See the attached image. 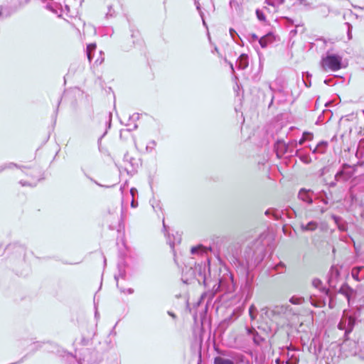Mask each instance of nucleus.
I'll return each instance as SVG.
<instances>
[{
  "label": "nucleus",
  "instance_id": "f257e3e1",
  "mask_svg": "<svg viewBox=\"0 0 364 364\" xmlns=\"http://www.w3.org/2000/svg\"><path fill=\"white\" fill-rule=\"evenodd\" d=\"M342 58L338 55H327L321 61L322 68L326 70L337 71L341 68Z\"/></svg>",
  "mask_w": 364,
  "mask_h": 364
},
{
  "label": "nucleus",
  "instance_id": "f03ea898",
  "mask_svg": "<svg viewBox=\"0 0 364 364\" xmlns=\"http://www.w3.org/2000/svg\"><path fill=\"white\" fill-rule=\"evenodd\" d=\"M355 173V166L344 164L342 170L336 175V179L338 181H347L350 179Z\"/></svg>",
  "mask_w": 364,
  "mask_h": 364
},
{
  "label": "nucleus",
  "instance_id": "7ed1b4c3",
  "mask_svg": "<svg viewBox=\"0 0 364 364\" xmlns=\"http://www.w3.org/2000/svg\"><path fill=\"white\" fill-rule=\"evenodd\" d=\"M275 40L274 36L272 33H269L264 36H262L259 41V43L262 48H264L268 45L272 44Z\"/></svg>",
  "mask_w": 364,
  "mask_h": 364
},
{
  "label": "nucleus",
  "instance_id": "20e7f679",
  "mask_svg": "<svg viewBox=\"0 0 364 364\" xmlns=\"http://www.w3.org/2000/svg\"><path fill=\"white\" fill-rule=\"evenodd\" d=\"M214 364H234V363L231 360L218 356L215 358Z\"/></svg>",
  "mask_w": 364,
  "mask_h": 364
},
{
  "label": "nucleus",
  "instance_id": "39448f33",
  "mask_svg": "<svg viewBox=\"0 0 364 364\" xmlns=\"http://www.w3.org/2000/svg\"><path fill=\"white\" fill-rule=\"evenodd\" d=\"M96 48V44L90 43L87 46V55L89 61H91L92 59V52L95 50Z\"/></svg>",
  "mask_w": 364,
  "mask_h": 364
},
{
  "label": "nucleus",
  "instance_id": "423d86ee",
  "mask_svg": "<svg viewBox=\"0 0 364 364\" xmlns=\"http://www.w3.org/2000/svg\"><path fill=\"white\" fill-rule=\"evenodd\" d=\"M318 227V225L316 222H309L305 226H303V229L305 230H315Z\"/></svg>",
  "mask_w": 364,
  "mask_h": 364
},
{
  "label": "nucleus",
  "instance_id": "0eeeda50",
  "mask_svg": "<svg viewBox=\"0 0 364 364\" xmlns=\"http://www.w3.org/2000/svg\"><path fill=\"white\" fill-rule=\"evenodd\" d=\"M203 346V338L200 336V341H199V357H200V363L198 364H200L201 363V350Z\"/></svg>",
  "mask_w": 364,
  "mask_h": 364
},
{
  "label": "nucleus",
  "instance_id": "6e6552de",
  "mask_svg": "<svg viewBox=\"0 0 364 364\" xmlns=\"http://www.w3.org/2000/svg\"><path fill=\"white\" fill-rule=\"evenodd\" d=\"M203 248V245H198V246H196V247H193L191 250V252L192 254H195L198 252V250L199 249H202Z\"/></svg>",
  "mask_w": 364,
  "mask_h": 364
},
{
  "label": "nucleus",
  "instance_id": "1a4fd4ad",
  "mask_svg": "<svg viewBox=\"0 0 364 364\" xmlns=\"http://www.w3.org/2000/svg\"><path fill=\"white\" fill-rule=\"evenodd\" d=\"M257 16L259 20H265V16L263 13L260 12L259 11H256Z\"/></svg>",
  "mask_w": 364,
  "mask_h": 364
},
{
  "label": "nucleus",
  "instance_id": "9d476101",
  "mask_svg": "<svg viewBox=\"0 0 364 364\" xmlns=\"http://www.w3.org/2000/svg\"><path fill=\"white\" fill-rule=\"evenodd\" d=\"M255 309V306L253 305H252L250 309H249V313H250V316L251 317L252 319H254L255 318V316H253L252 314V311Z\"/></svg>",
  "mask_w": 364,
  "mask_h": 364
},
{
  "label": "nucleus",
  "instance_id": "9b49d317",
  "mask_svg": "<svg viewBox=\"0 0 364 364\" xmlns=\"http://www.w3.org/2000/svg\"><path fill=\"white\" fill-rule=\"evenodd\" d=\"M303 136L304 137L311 138V140L312 139V137H313L312 134L310 132H304Z\"/></svg>",
  "mask_w": 364,
  "mask_h": 364
},
{
  "label": "nucleus",
  "instance_id": "f8f14e48",
  "mask_svg": "<svg viewBox=\"0 0 364 364\" xmlns=\"http://www.w3.org/2000/svg\"><path fill=\"white\" fill-rule=\"evenodd\" d=\"M306 140H311V138L304 137L303 136L302 139L300 140L299 144H301Z\"/></svg>",
  "mask_w": 364,
  "mask_h": 364
},
{
  "label": "nucleus",
  "instance_id": "ddd939ff",
  "mask_svg": "<svg viewBox=\"0 0 364 364\" xmlns=\"http://www.w3.org/2000/svg\"><path fill=\"white\" fill-rule=\"evenodd\" d=\"M257 340H258V338L255 337V338H254V341H255V343H259L257 342Z\"/></svg>",
  "mask_w": 364,
  "mask_h": 364
},
{
  "label": "nucleus",
  "instance_id": "4468645a",
  "mask_svg": "<svg viewBox=\"0 0 364 364\" xmlns=\"http://www.w3.org/2000/svg\"><path fill=\"white\" fill-rule=\"evenodd\" d=\"M257 340H258V338L255 337V338H254V341H255V343H259L257 342Z\"/></svg>",
  "mask_w": 364,
  "mask_h": 364
},
{
  "label": "nucleus",
  "instance_id": "2eb2a0df",
  "mask_svg": "<svg viewBox=\"0 0 364 364\" xmlns=\"http://www.w3.org/2000/svg\"><path fill=\"white\" fill-rule=\"evenodd\" d=\"M1 14H2L1 9H0V16H1Z\"/></svg>",
  "mask_w": 364,
  "mask_h": 364
},
{
  "label": "nucleus",
  "instance_id": "dca6fc26",
  "mask_svg": "<svg viewBox=\"0 0 364 364\" xmlns=\"http://www.w3.org/2000/svg\"><path fill=\"white\" fill-rule=\"evenodd\" d=\"M202 20H203V23L205 24V20H204V18H202Z\"/></svg>",
  "mask_w": 364,
  "mask_h": 364
}]
</instances>
